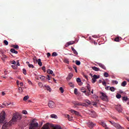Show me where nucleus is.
I'll return each instance as SVG.
<instances>
[{"instance_id":"7","label":"nucleus","mask_w":129,"mask_h":129,"mask_svg":"<svg viewBox=\"0 0 129 129\" xmlns=\"http://www.w3.org/2000/svg\"><path fill=\"white\" fill-rule=\"evenodd\" d=\"M49 108H54L56 107V104L52 101H49L48 104Z\"/></svg>"},{"instance_id":"1","label":"nucleus","mask_w":129,"mask_h":129,"mask_svg":"<svg viewBox=\"0 0 129 129\" xmlns=\"http://www.w3.org/2000/svg\"><path fill=\"white\" fill-rule=\"evenodd\" d=\"M21 119H22V115L18 113H14L11 120V122H13L14 124L15 122H16V121H19Z\"/></svg>"},{"instance_id":"46","label":"nucleus","mask_w":129,"mask_h":129,"mask_svg":"<svg viewBox=\"0 0 129 129\" xmlns=\"http://www.w3.org/2000/svg\"><path fill=\"white\" fill-rule=\"evenodd\" d=\"M92 82L93 84H94L95 82H96V79H94V78H93L92 79Z\"/></svg>"},{"instance_id":"25","label":"nucleus","mask_w":129,"mask_h":129,"mask_svg":"<svg viewBox=\"0 0 129 129\" xmlns=\"http://www.w3.org/2000/svg\"><path fill=\"white\" fill-rule=\"evenodd\" d=\"M125 85H126V81H124L121 83V86H122L123 87H125Z\"/></svg>"},{"instance_id":"62","label":"nucleus","mask_w":129,"mask_h":129,"mask_svg":"<svg viewBox=\"0 0 129 129\" xmlns=\"http://www.w3.org/2000/svg\"><path fill=\"white\" fill-rule=\"evenodd\" d=\"M17 66H20V61L19 60H17Z\"/></svg>"},{"instance_id":"19","label":"nucleus","mask_w":129,"mask_h":129,"mask_svg":"<svg viewBox=\"0 0 129 129\" xmlns=\"http://www.w3.org/2000/svg\"><path fill=\"white\" fill-rule=\"evenodd\" d=\"M75 42L73 41L68 42L66 45V47H68V46H70V45H73Z\"/></svg>"},{"instance_id":"48","label":"nucleus","mask_w":129,"mask_h":129,"mask_svg":"<svg viewBox=\"0 0 129 129\" xmlns=\"http://www.w3.org/2000/svg\"><path fill=\"white\" fill-rule=\"evenodd\" d=\"M46 89L48 90V91L51 92V88L49 86H46Z\"/></svg>"},{"instance_id":"37","label":"nucleus","mask_w":129,"mask_h":129,"mask_svg":"<svg viewBox=\"0 0 129 129\" xmlns=\"http://www.w3.org/2000/svg\"><path fill=\"white\" fill-rule=\"evenodd\" d=\"M73 67L74 69H75V72L76 73H77V67L75 65H74Z\"/></svg>"},{"instance_id":"30","label":"nucleus","mask_w":129,"mask_h":129,"mask_svg":"<svg viewBox=\"0 0 129 129\" xmlns=\"http://www.w3.org/2000/svg\"><path fill=\"white\" fill-rule=\"evenodd\" d=\"M85 88H81V92H83V93H85V94L86 95V90H85Z\"/></svg>"},{"instance_id":"53","label":"nucleus","mask_w":129,"mask_h":129,"mask_svg":"<svg viewBox=\"0 0 129 129\" xmlns=\"http://www.w3.org/2000/svg\"><path fill=\"white\" fill-rule=\"evenodd\" d=\"M42 70L44 71V72H46V67L43 66L42 68Z\"/></svg>"},{"instance_id":"3","label":"nucleus","mask_w":129,"mask_h":129,"mask_svg":"<svg viewBox=\"0 0 129 129\" xmlns=\"http://www.w3.org/2000/svg\"><path fill=\"white\" fill-rule=\"evenodd\" d=\"M29 129H39V123L38 122L31 123Z\"/></svg>"},{"instance_id":"64","label":"nucleus","mask_w":129,"mask_h":129,"mask_svg":"<svg viewBox=\"0 0 129 129\" xmlns=\"http://www.w3.org/2000/svg\"><path fill=\"white\" fill-rule=\"evenodd\" d=\"M47 78H46L47 79H48V80H50V75H47Z\"/></svg>"},{"instance_id":"58","label":"nucleus","mask_w":129,"mask_h":129,"mask_svg":"<svg viewBox=\"0 0 129 129\" xmlns=\"http://www.w3.org/2000/svg\"><path fill=\"white\" fill-rule=\"evenodd\" d=\"M64 63H67V64H69V61L68 59H64Z\"/></svg>"},{"instance_id":"43","label":"nucleus","mask_w":129,"mask_h":129,"mask_svg":"<svg viewBox=\"0 0 129 129\" xmlns=\"http://www.w3.org/2000/svg\"><path fill=\"white\" fill-rule=\"evenodd\" d=\"M59 90L61 93H63V92H64V89H63L62 87H60Z\"/></svg>"},{"instance_id":"50","label":"nucleus","mask_w":129,"mask_h":129,"mask_svg":"<svg viewBox=\"0 0 129 129\" xmlns=\"http://www.w3.org/2000/svg\"><path fill=\"white\" fill-rule=\"evenodd\" d=\"M83 77L86 78V79H87V80H88V76H87V75H86L85 74H83Z\"/></svg>"},{"instance_id":"55","label":"nucleus","mask_w":129,"mask_h":129,"mask_svg":"<svg viewBox=\"0 0 129 129\" xmlns=\"http://www.w3.org/2000/svg\"><path fill=\"white\" fill-rule=\"evenodd\" d=\"M102 83L104 86H106V82L105 81L102 82Z\"/></svg>"},{"instance_id":"54","label":"nucleus","mask_w":129,"mask_h":129,"mask_svg":"<svg viewBox=\"0 0 129 129\" xmlns=\"http://www.w3.org/2000/svg\"><path fill=\"white\" fill-rule=\"evenodd\" d=\"M28 67H29V68H34V65H33L32 64H29Z\"/></svg>"},{"instance_id":"45","label":"nucleus","mask_w":129,"mask_h":129,"mask_svg":"<svg viewBox=\"0 0 129 129\" xmlns=\"http://www.w3.org/2000/svg\"><path fill=\"white\" fill-rule=\"evenodd\" d=\"M128 99V98H127V97H122V100H124V101H126V100H127Z\"/></svg>"},{"instance_id":"35","label":"nucleus","mask_w":129,"mask_h":129,"mask_svg":"<svg viewBox=\"0 0 129 129\" xmlns=\"http://www.w3.org/2000/svg\"><path fill=\"white\" fill-rule=\"evenodd\" d=\"M13 47L14 48V49H19V45H13Z\"/></svg>"},{"instance_id":"52","label":"nucleus","mask_w":129,"mask_h":129,"mask_svg":"<svg viewBox=\"0 0 129 129\" xmlns=\"http://www.w3.org/2000/svg\"><path fill=\"white\" fill-rule=\"evenodd\" d=\"M76 81H77V82H78V83L81 82V79H80V78H78L77 79Z\"/></svg>"},{"instance_id":"60","label":"nucleus","mask_w":129,"mask_h":129,"mask_svg":"<svg viewBox=\"0 0 129 129\" xmlns=\"http://www.w3.org/2000/svg\"><path fill=\"white\" fill-rule=\"evenodd\" d=\"M39 86H40V87H43V85L42 84V83H38Z\"/></svg>"},{"instance_id":"61","label":"nucleus","mask_w":129,"mask_h":129,"mask_svg":"<svg viewBox=\"0 0 129 129\" xmlns=\"http://www.w3.org/2000/svg\"><path fill=\"white\" fill-rule=\"evenodd\" d=\"M11 63L13 64V65H16V61H15V60L12 61L11 62Z\"/></svg>"},{"instance_id":"16","label":"nucleus","mask_w":129,"mask_h":129,"mask_svg":"<svg viewBox=\"0 0 129 129\" xmlns=\"http://www.w3.org/2000/svg\"><path fill=\"white\" fill-rule=\"evenodd\" d=\"M47 72L48 74H51L52 76H55V74L53 73V71L49 69L47 70Z\"/></svg>"},{"instance_id":"40","label":"nucleus","mask_w":129,"mask_h":129,"mask_svg":"<svg viewBox=\"0 0 129 129\" xmlns=\"http://www.w3.org/2000/svg\"><path fill=\"white\" fill-rule=\"evenodd\" d=\"M10 104H11V103H9L7 102H5L3 104V105H5V106H8L10 105Z\"/></svg>"},{"instance_id":"56","label":"nucleus","mask_w":129,"mask_h":129,"mask_svg":"<svg viewBox=\"0 0 129 129\" xmlns=\"http://www.w3.org/2000/svg\"><path fill=\"white\" fill-rule=\"evenodd\" d=\"M51 56V53H50V52H48L47 53V58H49V57H50Z\"/></svg>"},{"instance_id":"26","label":"nucleus","mask_w":129,"mask_h":129,"mask_svg":"<svg viewBox=\"0 0 129 129\" xmlns=\"http://www.w3.org/2000/svg\"><path fill=\"white\" fill-rule=\"evenodd\" d=\"M40 79H41V81H46V78H45V76H41Z\"/></svg>"},{"instance_id":"2","label":"nucleus","mask_w":129,"mask_h":129,"mask_svg":"<svg viewBox=\"0 0 129 129\" xmlns=\"http://www.w3.org/2000/svg\"><path fill=\"white\" fill-rule=\"evenodd\" d=\"M14 124L13 122H11V120L9 122H6L3 126L2 129H8L10 128V126Z\"/></svg>"},{"instance_id":"32","label":"nucleus","mask_w":129,"mask_h":129,"mask_svg":"<svg viewBox=\"0 0 129 129\" xmlns=\"http://www.w3.org/2000/svg\"><path fill=\"white\" fill-rule=\"evenodd\" d=\"M93 78H94L95 79H98L99 78V76H98L96 75H94L93 76Z\"/></svg>"},{"instance_id":"28","label":"nucleus","mask_w":129,"mask_h":129,"mask_svg":"<svg viewBox=\"0 0 129 129\" xmlns=\"http://www.w3.org/2000/svg\"><path fill=\"white\" fill-rule=\"evenodd\" d=\"M75 63H76V65H78V66H79V65H80V64H81V62H80V61H79V60H76Z\"/></svg>"},{"instance_id":"11","label":"nucleus","mask_w":129,"mask_h":129,"mask_svg":"<svg viewBox=\"0 0 129 129\" xmlns=\"http://www.w3.org/2000/svg\"><path fill=\"white\" fill-rule=\"evenodd\" d=\"M110 122H111V123H112V124H114L115 127H116V128H117V129L122 128V127H121V126H120V125H119V124H117L116 123H115L114 122L112 123V122H111V121H110Z\"/></svg>"},{"instance_id":"47","label":"nucleus","mask_w":129,"mask_h":129,"mask_svg":"<svg viewBox=\"0 0 129 129\" xmlns=\"http://www.w3.org/2000/svg\"><path fill=\"white\" fill-rule=\"evenodd\" d=\"M110 91H112V92H113L115 90L114 88L112 87H110Z\"/></svg>"},{"instance_id":"38","label":"nucleus","mask_w":129,"mask_h":129,"mask_svg":"<svg viewBox=\"0 0 129 129\" xmlns=\"http://www.w3.org/2000/svg\"><path fill=\"white\" fill-rule=\"evenodd\" d=\"M18 90L20 93H22V92H23V88L22 87H19Z\"/></svg>"},{"instance_id":"34","label":"nucleus","mask_w":129,"mask_h":129,"mask_svg":"<svg viewBox=\"0 0 129 129\" xmlns=\"http://www.w3.org/2000/svg\"><path fill=\"white\" fill-rule=\"evenodd\" d=\"M85 102H86L88 105L91 104V102H90V101H89V100H85Z\"/></svg>"},{"instance_id":"15","label":"nucleus","mask_w":129,"mask_h":129,"mask_svg":"<svg viewBox=\"0 0 129 129\" xmlns=\"http://www.w3.org/2000/svg\"><path fill=\"white\" fill-rule=\"evenodd\" d=\"M98 65L101 67L102 69H104V70H106V68L105 67V66L101 63H97Z\"/></svg>"},{"instance_id":"51","label":"nucleus","mask_w":129,"mask_h":129,"mask_svg":"<svg viewBox=\"0 0 129 129\" xmlns=\"http://www.w3.org/2000/svg\"><path fill=\"white\" fill-rule=\"evenodd\" d=\"M104 77H108V73H104Z\"/></svg>"},{"instance_id":"24","label":"nucleus","mask_w":129,"mask_h":129,"mask_svg":"<svg viewBox=\"0 0 129 129\" xmlns=\"http://www.w3.org/2000/svg\"><path fill=\"white\" fill-rule=\"evenodd\" d=\"M92 69H93V70H94V71H99L100 69L99 68L96 67H93L92 68Z\"/></svg>"},{"instance_id":"33","label":"nucleus","mask_w":129,"mask_h":129,"mask_svg":"<svg viewBox=\"0 0 129 129\" xmlns=\"http://www.w3.org/2000/svg\"><path fill=\"white\" fill-rule=\"evenodd\" d=\"M91 104L92 105H94V106H96L97 105V103L92 102H91Z\"/></svg>"},{"instance_id":"6","label":"nucleus","mask_w":129,"mask_h":129,"mask_svg":"<svg viewBox=\"0 0 129 129\" xmlns=\"http://www.w3.org/2000/svg\"><path fill=\"white\" fill-rule=\"evenodd\" d=\"M101 96H100V98H101L102 100H105V101H107V100H108L107 96L106 95V94H105V93L101 92Z\"/></svg>"},{"instance_id":"22","label":"nucleus","mask_w":129,"mask_h":129,"mask_svg":"<svg viewBox=\"0 0 129 129\" xmlns=\"http://www.w3.org/2000/svg\"><path fill=\"white\" fill-rule=\"evenodd\" d=\"M11 52L12 53H14V54H18V51L15 50V49L14 48H12L11 50H10Z\"/></svg>"},{"instance_id":"36","label":"nucleus","mask_w":129,"mask_h":129,"mask_svg":"<svg viewBox=\"0 0 129 129\" xmlns=\"http://www.w3.org/2000/svg\"><path fill=\"white\" fill-rule=\"evenodd\" d=\"M116 98H118V99H119V98H120L121 97V95L119 94H117L116 95Z\"/></svg>"},{"instance_id":"14","label":"nucleus","mask_w":129,"mask_h":129,"mask_svg":"<svg viewBox=\"0 0 129 129\" xmlns=\"http://www.w3.org/2000/svg\"><path fill=\"white\" fill-rule=\"evenodd\" d=\"M51 127H52V129H62L61 126L58 125H54L53 124H51Z\"/></svg>"},{"instance_id":"20","label":"nucleus","mask_w":129,"mask_h":129,"mask_svg":"<svg viewBox=\"0 0 129 129\" xmlns=\"http://www.w3.org/2000/svg\"><path fill=\"white\" fill-rule=\"evenodd\" d=\"M71 112H72V113H74L76 115H79V112H77V111L71 110Z\"/></svg>"},{"instance_id":"23","label":"nucleus","mask_w":129,"mask_h":129,"mask_svg":"<svg viewBox=\"0 0 129 129\" xmlns=\"http://www.w3.org/2000/svg\"><path fill=\"white\" fill-rule=\"evenodd\" d=\"M101 124L103 127H105L106 129H108V127H106V124L104 123V122H101Z\"/></svg>"},{"instance_id":"17","label":"nucleus","mask_w":129,"mask_h":129,"mask_svg":"<svg viewBox=\"0 0 129 129\" xmlns=\"http://www.w3.org/2000/svg\"><path fill=\"white\" fill-rule=\"evenodd\" d=\"M72 77H73V74L72 73H70L67 78V80H70Z\"/></svg>"},{"instance_id":"13","label":"nucleus","mask_w":129,"mask_h":129,"mask_svg":"<svg viewBox=\"0 0 129 129\" xmlns=\"http://www.w3.org/2000/svg\"><path fill=\"white\" fill-rule=\"evenodd\" d=\"M42 129H50V124L49 123L45 124L43 126Z\"/></svg>"},{"instance_id":"63","label":"nucleus","mask_w":129,"mask_h":129,"mask_svg":"<svg viewBox=\"0 0 129 129\" xmlns=\"http://www.w3.org/2000/svg\"><path fill=\"white\" fill-rule=\"evenodd\" d=\"M3 59H6L7 58V55L3 54Z\"/></svg>"},{"instance_id":"8","label":"nucleus","mask_w":129,"mask_h":129,"mask_svg":"<svg viewBox=\"0 0 129 129\" xmlns=\"http://www.w3.org/2000/svg\"><path fill=\"white\" fill-rule=\"evenodd\" d=\"M73 104H74V105L75 106H76L77 105L78 106H84V104H83L80 102L74 101H73Z\"/></svg>"},{"instance_id":"39","label":"nucleus","mask_w":129,"mask_h":129,"mask_svg":"<svg viewBox=\"0 0 129 129\" xmlns=\"http://www.w3.org/2000/svg\"><path fill=\"white\" fill-rule=\"evenodd\" d=\"M4 44L6 45V46H8L9 45V42L7 41L6 40L4 41Z\"/></svg>"},{"instance_id":"4","label":"nucleus","mask_w":129,"mask_h":129,"mask_svg":"<svg viewBox=\"0 0 129 129\" xmlns=\"http://www.w3.org/2000/svg\"><path fill=\"white\" fill-rule=\"evenodd\" d=\"M88 113H89L91 117H93L94 118H96L97 116V114H96V112L93 111V110H89Z\"/></svg>"},{"instance_id":"5","label":"nucleus","mask_w":129,"mask_h":129,"mask_svg":"<svg viewBox=\"0 0 129 129\" xmlns=\"http://www.w3.org/2000/svg\"><path fill=\"white\" fill-rule=\"evenodd\" d=\"M6 118V113L4 112L0 115V123H3Z\"/></svg>"},{"instance_id":"42","label":"nucleus","mask_w":129,"mask_h":129,"mask_svg":"<svg viewBox=\"0 0 129 129\" xmlns=\"http://www.w3.org/2000/svg\"><path fill=\"white\" fill-rule=\"evenodd\" d=\"M69 85H70V86H71V87H74V84H73V83H72V82H70L69 83Z\"/></svg>"},{"instance_id":"27","label":"nucleus","mask_w":129,"mask_h":129,"mask_svg":"<svg viewBox=\"0 0 129 129\" xmlns=\"http://www.w3.org/2000/svg\"><path fill=\"white\" fill-rule=\"evenodd\" d=\"M51 56L52 57H55L56 56H58V53H57V52H53L52 53V55Z\"/></svg>"},{"instance_id":"29","label":"nucleus","mask_w":129,"mask_h":129,"mask_svg":"<svg viewBox=\"0 0 129 129\" xmlns=\"http://www.w3.org/2000/svg\"><path fill=\"white\" fill-rule=\"evenodd\" d=\"M28 99H29V96H25L24 98H23V100L24 101H26V100H28Z\"/></svg>"},{"instance_id":"9","label":"nucleus","mask_w":129,"mask_h":129,"mask_svg":"<svg viewBox=\"0 0 129 129\" xmlns=\"http://www.w3.org/2000/svg\"><path fill=\"white\" fill-rule=\"evenodd\" d=\"M115 109L118 111V112H121L122 109L121 108V106L119 104L115 106Z\"/></svg>"},{"instance_id":"44","label":"nucleus","mask_w":129,"mask_h":129,"mask_svg":"<svg viewBox=\"0 0 129 129\" xmlns=\"http://www.w3.org/2000/svg\"><path fill=\"white\" fill-rule=\"evenodd\" d=\"M23 72L24 75H27V71L25 69H23Z\"/></svg>"},{"instance_id":"31","label":"nucleus","mask_w":129,"mask_h":129,"mask_svg":"<svg viewBox=\"0 0 129 129\" xmlns=\"http://www.w3.org/2000/svg\"><path fill=\"white\" fill-rule=\"evenodd\" d=\"M51 117L52 118H57V116L55 114H52L51 115Z\"/></svg>"},{"instance_id":"12","label":"nucleus","mask_w":129,"mask_h":129,"mask_svg":"<svg viewBox=\"0 0 129 129\" xmlns=\"http://www.w3.org/2000/svg\"><path fill=\"white\" fill-rule=\"evenodd\" d=\"M94 125H95V124L93 123L92 121H89L88 123V126H89L90 128H93Z\"/></svg>"},{"instance_id":"18","label":"nucleus","mask_w":129,"mask_h":129,"mask_svg":"<svg viewBox=\"0 0 129 129\" xmlns=\"http://www.w3.org/2000/svg\"><path fill=\"white\" fill-rule=\"evenodd\" d=\"M36 62H37L39 66H40V67H41L42 63V61H41V59L39 58L38 59H36Z\"/></svg>"},{"instance_id":"49","label":"nucleus","mask_w":129,"mask_h":129,"mask_svg":"<svg viewBox=\"0 0 129 129\" xmlns=\"http://www.w3.org/2000/svg\"><path fill=\"white\" fill-rule=\"evenodd\" d=\"M114 41L115 42H119V37H116L114 39Z\"/></svg>"},{"instance_id":"21","label":"nucleus","mask_w":129,"mask_h":129,"mask_svg":"<svg viewBox=\"0 0 129 129\" xmlns=\"http://www.w3.org/2000/svg\"><path fill=\"white\" fill-rule=\"evenodd\" d=\"M71 49L72 51L74 52V54H75V55H78V52H77V51H76V50H75V49L73 48V47H72Z\"/></svg>"},{"instance_id":"59","label":"nucleus","mask_w":129,"mask_h":129,"mask_svg":"<svg viewBox=\"0 0 129 129\" xmlns=\"http://www.w3.org/2000/svg\"><path fill=\"white\" fill-rule=\"evenodd\" d=\"M112 83H114L115 84H117L118 82H117V81H112Z\"/></svg>"},{"instance_id":"57","label":"nucleus","mask_w":129,"mask_h":129,"mask_svg":"<svg viewBox=\"0 0 129 129\" xmlns=\"http://www.w3.org/2000/svg\"><path fill=\"white\" fill-rule=\"evenodd\" d=\"M22 113H23V114H27L28 113V112L26 110H23L22 111Z\"/></svg>"},{"instance_id":"41","label":"nucleus","mask_w":129,"mask_h":129,"mask_svg":"<svg viewBox=\"0 0 129 129\" xmlns=\"http://www.w3.org/2000/svg\"><path fill=\"white\" fill-rule=\"evenodd\" d=\"M74 93L77 95V94H78V90L77 89H75L74 90Z\"/></svg>"},{"instance_id":"10","label":"nucleus","mask_w":129,"mask_h":129,"mask_svg":"<svg viewBox=\"0 0 129 129\" xmlns=\"http://www.w3.org/2000/svg\"><path fill=\"white\" fill-rule=\"evenodd\" d=\"M87 87L88 92L87 93H86V95L87 96H89V95L91 94V88H90V86H89V85H88Z\"/></svg>"}]
</instances>
